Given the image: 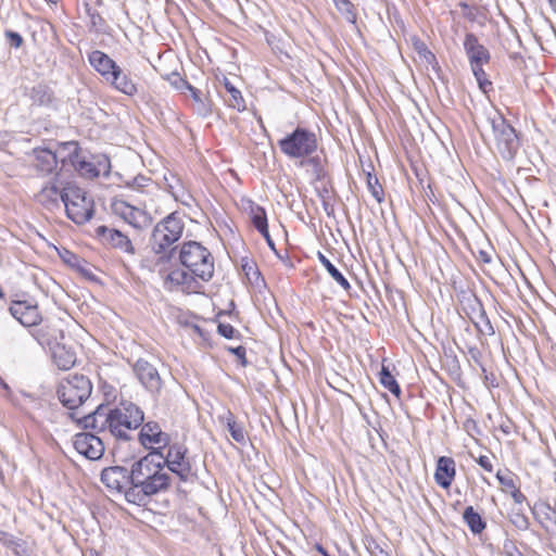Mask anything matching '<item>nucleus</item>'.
Segmentation results:
<instances>
[{"label": "nucleus", "instance_id": "23", "mask_svg": "<svg viewBox=\"0 0 556 556\" xmlns=\"http://www.w3.org/2000/svg\"><path fill=\"white\" fill-rule=\"evenodd\" d=\"M194 277L191 273H187L184 269L176 268L170 270L164 277V288L168 291L181 288V290H190L194 281Z\"/></svg>", "mask_w": 556, "mask_h": 556}, {"label": "nucleus", "instance_id": "57", "mask_svg": "<svg viewBox=\"0 0 556 556\" xmlns=\"http://www.w3.org/2000/svg\"><path fill=\"white\" fill-rule=\"evenodd\" d=\"M203 106L202 105H199V104H195V111L200 114V110H202Z\"/></svg>", "mask_w": 556, "mask_h": 556}, {"label": "nucleus", "instance_id": "58", "mask_svg": "<svg viewBox=\"0 0 556 556\" xmlns=\"http://www.w3.org/2000/svg\"><path fill=\"white\" fill-rule=\"evenodd\" d=\"M509 556H515V555L510 554ZM516 556H522V555L520 553H518Z\"/></svg>", "mask_w": 556, "mask_h": 556}, {"label": "nucleus", "instance_id": "22", "mask_svg": "<svg viewBox=\"0 0 556 556\" xmlns=\"http://www.w3.org/2000/svg\"><path fill=\"white\" fill-rule=\"evenodd\" d=\"M106 83L127 96H134L138 91L136 81L119 66H117L115 71L111 73V76Z\"/></svg>", "mask_w": 556, "mask_h": 556}, {"label": "nucleus", "instance_id": "19", "mask_svg": "<svg viewBox=\"0 0 556 556\" xmlns=\"http://www.w3.org/2000/svg\"><path fill=\"white\" fill-rule=\"evenodd\" d=\"M464 49L470 65L489 63L490 52L479 42L478 38L473 34H466Z\"/></svg>", "mask_w": 556, "mask_h": 556}, {"label": "nucleus", "instance_id": "35", "mask_svg": "<svg viewBox=\"0 0 556 556\" xmlns=\"http://www.w3.org/2000/svg\"><path fill=\"white\" fill-rule=\"evenodd\" d=\"M337 9L341 12L344 18L350 23L356 22V14L354 12V7L350 0H333Z\"/></svg>", "mask_w": 556, "mask_h": 556}, {"label": "nucleus", "instance_id": "43", "mask_svg": "<svg viewBox=\"0 0 556 556\" xmlns=\"http://www.w3.org/2000/svg\"><path fill=\"white\" fill-rule=\"evenodd\" d=\"M187 90L191 93L195 104L203 106V109L200 110V114L206 115L210 112V110H208L207 104L201 99L200 91L191 85H189V88H187Z\"/></svg>", "mask_w": 556, "mask_h": 556}, {"label": "nucleus", "instance_id": "20", "mask_svg": "<svg viewBox=\"0 0 556 556\" xmlns=\"http://www.w3.org/2000/svg\"><path fill=\"white\" fill-rule=\"evenodd\" d=\"M60 173L56 174L54 181L42 187L37 193V201L48 210L60 206L62 187L64 186L59 181Z\"/></svg>", "mask_w": 556, "mask_h": 556}, {"label": "nucleus", "instance_id": "33", "mask_svg": "<svg viewBox=\"0 0 556 556\" xmlns=\"http://www.w3.org/2000/svg\"><path fill=\"white\" fill-rule=\"evenodd\" d=\"M226 425H227V429H228L231 438L236 442H238V443L245 442V437H247L245 430H244L243 426L235 419L233 415L230 412H228V414H227Z\"/></svg>", "mask_w": 556, "mask_h": 556}, {"label": "nucleus", "instance_id": "6", "mask_svg": "<svg viewBox=\"0 0 556 556\" xmlns=\"http://www.w3.org/2000/svg\"><path fill=\"white\" fill-rule=\"evenodd\" d=\"M111 419V433L118 439L129 440L128 432L142 425L144 414L136 404L125 402L112 409Z\"/></svg>", "mask_w": 556, "mask_h": 556}, {"label": "nucleus", "instance_id": "8", "mask_svg": "<svg viewBox=\"0 0 556 556\" xmlns=\"http://www.w3.org/2000/svg\"><path fill=\"white\" fill-rule=\"evenodd\" d=\"M489 121L498 154L504 160L511 161L520 148V141L515 128L500 114L489 118Z\"/></svg>", "mask_w": 556, "mask_h": 556}, {"label": "nucleus", "instance_id": "46", "mask_svg": "<svg viewBox=\"0 0 556 556\" xmlns=\"http://www.w3.org/2000/svg\"><path fill=\"white\" fill-rule=\"evenodd\" d=\"M477 463L488 472H492L493 471V465L491 463V459L485 456V455H481L478 459H477Z\"/></svg>", "mask_w": 556, "mask_h": 556}, {"label": "nucleus", "instance_id": "17", "mask_svg": "<svg viewBox=\"0 0 556 556\" xmlns=\"http://www.w3.org/2000/svg\"><path fill=\"white\" fill-rule=\"evenodd\" d=\"M97 236L104 242L115 249H119L126 253H134V247L129 238L117 229L106 226H99L96 229Z\"/></svg>", "mask_w": 556, "mask_h": 556}, {"label": "nucleus", "instance_id": "56", "mask_svg": "<svg viewBox=\"0 0 556 556\" xmlns=\"http://www.w3.org/2000/svg\"><path fill=\"white\" fill-rule=\"evenodd\" d=\"M67 147L73 150V147H76V146L73 143H66V147H63V150H66Z\"/></svg>", "mask_w": 556, "mask_h": 556}, {"label": "nucleus", "instance_id": "4", "mask_svg": "<svg viewBox=\"0 0 556 556\" xmlns=\"http://www.w3.org/2000/svg\"><path fill=\"white\" fill-rule=\"evenodd\" d=\"M280 151L289 159H306L318 149L317 136L314 131L298 126L292 132L278 141Z\"/></svg>", "mask_w": 556, "mask_h": 556}, {"label": "nucleus", "instance_id": "31", "mask_svg": "<svg viewBox=\"0 0 556 556\" xmlns=\"http://www.w3.org/2000/svg\"><path fill=\"white\" fill-rule=\"evenodd\" d=\"M224 85L230 94L229 99L227 100L228 105L239 112L244 111L245 103L241 92L227 78H225Z\"/></svg>", "mask_w": 556, "mask_h": 556}, {"label": "nucleus", "instance_id": "30", "mask_svg": "<svg viewBox=\"0 0 556 556\" xmlns=\"http://www.w3.org/2000/svg\"><path fill=\"white\" fill-rule=\"evenodd\" d=\"M318 260L326 268L331 278L340 285L345 291L351 289V285L348 279L338 270V268L321 253L318 252Z\"/></svg>", "mask_w": 556, "mask_h": 556}, {"label": "nucleus", "instance_id": "47", "mask_svg": "<svg viewBox=\"0 0 556 556\" xmlns=\"http://www.w3.org/2000/svg\"><path fill=\"white\" fill-rule=\"evenodd\" d=\"M548 534L549 545L552 549L556 553V523L553 527H549L545 530Z\"/></svg>", "mask_w": 556, "mask_h": 556}, {"label": "nucleus", "instance_id": "25", "mask_svg": "<svg viewBox=\"0 0 556 556\" xmlns=\"http://www.w3.org/2000/svg\"><path fill=\"white\" fill-rule=\"evenodd\" d=\"M35 168L42 175L51 174L58 166L59 155L49 149H35Z\"/></svg>", "mask_w": 556, "mask_h": 556}, {"label": "nucleus", "instance_id": "11", "mask_svg": "<svg viewBox=\"0 0 556 556\" xmlns=\"http://www.w3.org/2000/svg\"><path fill=\"white\" fill-rule=\"evenodd\" d=\"M132 466L127 469L123 466L106 467L101 472V481L110 492L124 493L132 485Z\"/></svg>", "mask_w": 556, "mask_h": 556}, {"label": "nucleus", "instance_id": "24", "mask_svg": "<svg viewBox=\"0 0 556 556\" xmlns=\"http://www.w3.org/2000/svg\"><path fill=\"white\" fill-rule=\"evenodd\" d=\"M90 65L103 77L106 81L111 73L118 66L106 53L100 50H93L88 54Z\"/></svg>", "mask_w": 556, "mask_h": 556}, {"label": "nucleus", "instance_id": "55", "mask_svg": "<svg viewBox=\"0 0 556 556\" xmlns=\"http://www.w3.org/2000/svg\"><path fill=\"white\" fill-rule=\"evenodd\" d=\"M426 52H427V59H434L433 53H431L430 51H426Z\"/></svg>", "mask_w": 556, "mask_h": 556}, {"label": "nucleus", "instance_id": "27", "mask_svg": "<svg viewBox=\"0 0 556 556\" xmlns=\"http://www.w3.org/2000/svg\"><path fill=\"white\" fill-rule=\"evenodd\" d=\"M532 514L535 520L547 530L549 527L556 525V509L552 508L548 504H535L532 508Z\"/></svg>", "mask_w": 556, "mask_h": 556}, {"label": "nucleus", "instance_id": "15", "mask_svg": "<svg viewBox=\"0 0 556 556\" xmlns=\"http://www.w3.org/2000/svg\"><path fill=\"white\" fill-rule=\"evenodd\" d=\"M111 416L112 409L109 406L99 405L93 412L76 418V421L85 429L99 431L109 429L111 431Z\"/></svg>", "mask_w": 556, "mask_h": 556}, {"label": "nucleus", "instance_id": "44", "mask_svg": "<svg viewBox=\"0 0 556 556\" xmlns=\"http://www.w3.org/2000/svg\"><path fill=\"white\" fill-rule=\"evenodd\" d=\"M368 186L371 191L372 197L376 198L378 202L382 201V189L381 186L378 184V179L376 177H368Z\"/></svg>", "mask_w": 556, "mask_h": 556}, {"label": "nucleus", "instance_id": "42", "mask_svg": "<svg viewBox=\"0 0 556 556\" xmlns=\"http://www.w3.org/2000/svg\"><path fill=\"white\" fill-rule=\"evenodd\" d=\"M4 37H5L7 43L10 47H13L16 49L20 48L24 42L23 37L18 33L13 31V30H5Z\"/></svg>", "mask_w": 556, "mask_h": 556}, {"label": "nucleus", "instance_id": "37", "mask_svg": "<svg viewBox=\"0 0 556 556\" xmlns=\"http://www.w3.org/2000/svg\"><path fill=\"white\" fill-rule=\"evenodd\" d=\"M301 165L311 166L316 179H321L324 177V168L319 156L311 155L306 159H303L301 160Z\"/></svg>", "mask_w": 556, "mask_h": 556}, {"label": "nucleus", "instance_id": "13", "mask_svg": "<svg viewBox=\"0 0 556 556\" xmlns=\"http://www.w3.org/2000/svg\"><path fill=\"white\" fill-rule=\"evenodd\" d=\"M73 444L77 453L91 460L99 459L104 452L102 440L89 432L76 434Z\"/></svg>", "mask_w": 556, "mask_h": 556}, {"label": "nucleus", "instance_id": "39", "mask_svg": "<svg viewBox=\"0 0 556 556\" xmlns=\"http://www.w3.org/2000/svg\"><path fill=\"white\" fill-rule=\"evenodd\" d=\"M167 80L176 90L185 92L189 88V83L185 80L178 73H172L167 76Z\"/></svg>", "mask_w": 556, "mask_h": 556}, {"label": "nucleus", "instance_id": "36", "mask_svg": "<svg viewBox=\"0 0 556 556\" xmlns=\"http://www.w3.org/2000/svg\"><path fill=\"white\" fill-rule=\"evenodd\" d=\"M483 65L484 64H473L470 66H471L473 76L478 81L479 88L483 92H488L489 88H491L492 83L486 78V74L482 68Z\"/></svg>", "mask_w": 556, "mask_h": 556}, {"label": "nucleus", "instance_id": "34", "mask_svg": "<svg viewBox=\"0 0 556 556\" xmlns=\"http://www.w3.org/2000/svg\"><path fill=\"white\" fill-rule=\"evenodd\" d=\"M380 383L388 389L392 394L395 396H400L401 394V388L399 383L396 382L393 375L390 372L389 368L386 366H382L380 371Z\"/></svg>", "mask_w": 556, "mask_h": 556}, {"label": "nucleus", "instance_id": "51", "mask_svg": "<svg viewBox=\"0 0 556 556\" xmlns=\"http://www.w3.org/2000/svg\"><path fill=\"white\" fill-rule=\"evenodd\" d=\"M90 18H91V24L93 26H98L103 21L102 17L96 13H91Z\"/></svg>", "mask_w": 556, "mask_h": 556}, {"label": "nucleus", "instance_id": "10", "mask_svg": "<svg viewBox=\"0 0 556 556\" xmlns=\"http://www.w3.org/2000/svg\"><path fill=\"white\" fill-rule=\"evenodd\" d=\"M132 371L140 384L152 395L160 394L163 380L157 368L144 358L137 359L132 365Z\"/></svg>", "mask_w": 556, "mask_h": 556}, {"label": "nucleus", "instance_id": "21", "mask_svg": "<svg viewBox=\"0 0 556 556\" xmlns=\"http://www.w3.org/2000/svg\"><path fill=\"white\" fill-rule=\"evenodd\" d=\"M456 475L455 460L452 457L441 456L437 462L434 480L443 489L451 486Z\"/></svg>", "mask_w": 556, "mask_h": 556}, {"label": "nucleus", "instance_id": "45", "mask_svg": "<svg viewBox=\"0 0 556 556\" xmlns=\"http://www.w3.org/2000/svg\"><path fill=\"white\" fill-rule=\"evenodd\" d=\"M217 331L226 339L235 338L237 330L230 324H218Z\"/></svg>", "mask_w": 556, "mask_h": 556}, {"label": "nucleus", "instance_id": "54", "mask_svg": "<svg viewBox=\"0 0 556 556\" xmlns=\"http://www.w3.org/2000/svg\"><path fill=\"white\" fill-rule=\"evenodd\" d=\"M144 180H146V178H143V177H141V178H139V179H138V178H136V179H135V182H138V186H143V185H142V181H144Z\"/></svg>", "mask_w": 556, "mask_h": 556}, {"label": "nucleus", "instance_id": "52", "mask_svg": "<svg viewBox=\"0 0 556 556\" xmlns=\"http://www.w3.org/2000/svg\"><path fill=\"white\" fill-rule=\"evenodd\" d=\"M480 258H481L484 263H490V262H491V257H490V255H489L486 252H483V251H481V252H480Z\"/></svg>", "mask_w": 556, "mask_h": 556}, {"label": "nucleus", "instance_id": "41", "mask_svg": "<svg viewBox=\"0 0 556 556\" xmlns=\"http://www.w3.org/2000/svg\"><path fill=\"white\" fill-rule=\"evenodd\" d=\"M496 478L500 484L509 493L518 488L517 484L515 483L514 478L509 473L502 475L501 471H498L496 473Z\"/></svg>", "mask_w": 556, "mask_h": 556}, {"label": "nucleus", "instance_id": "26", "mask_svg": "<svg viewBox=\"0 0 556 556\" xmlns=\"http://www.w3.org/2000/svg\"><path fill=\"white\" fill-rule=\"evenodd\" d=\"M52 359L60 369L68 370L76 363V353L63 344H56L52 349Z\"/></svg>", "mask_w": 556, "mask_h": 556}, {"label": "nucleus", "instance_id": "14", "mask_svg": "<svg viewBox=\"0 0 556 556\" xmlns=\"http://www.w3.org/2000/svg\"><path fill=\"white\" fill-rule=\"evenodd\" d=\"M9 311L25 327L37 326L42 319L38 305L29 301H14Z\"/></svg>", "mask_w": 556, "mask_h": 556}, {"label": "nucleus", "instance_id": "28", "mask_svg": "<svg viewBox=\"0 0 556 556\" xmlns=\"http://www.w3.org/2000/svg\"><path fill=\"white\" fill-rule=\"evenodd\" d=\"M251 220L254 227L261 232V235L266 239L270 247H274V242L270 239L268 231V224L266 212L261 206H254L251 208Z\"/></svg>", "mask_w": 556, "mask_h": 556}, {"label": "nucleus", "instance_id": "9", "mask_svg": "<svg viewBox=\"0 0 556 556\" xmlns=\"http://www.w3.org/2000/svg\"><path fill=\"white\" fill-rule=\"evenodd\" d=\"M167 446V453H163V457L161 458L163 460L162 467L165 469L166 466L167 469L176 473L180 480L187 481L191 472L190 462L186 458L187 448L179 443H169Z\"/></svg>", "mask_w": 556, "mask_h": 556}, {"label": "nucleus", "instance_id": "7", "mask_svg": "<svg viewBox=\"0 0 556 556\" xmlns=\"http://www.w3.org/2000/svg\"><path fill=\"white\" fill-rule=\"evenodd\" d=\"M92 384L84 375H73L63 379L58 388V396L63 406L76 409L90 396Z\"/></svg>", "mask_w": 556, "mask_h": 556}, {"label": "nucleus", "instance_id": "40", "mask_svg": "<svg viewBox=\"0 0 556 556\" xmlns=\"http://www.w3.org/2000/svg\"><path fill=\"white\" fill-rule=\"evenodd\" d=\"M481 323H475L478 330L486 336L494 334V328L490 321V319L486 317L485 312L481 311L480 313Z\"/></svg>", "mask_w": 556, "mask_h": 556}, {"label": "nucleus", "instance_id": "18", "mask_svg": "<svg viewBox=\"0 0 556 556\" xmlns=\"http://www.w3.org/2000/svg\"><path fill=\"white\" fill-rule=\"evenodd\" d=\"M62 168L67 164L71 166L83 177L86 178H94L100 175L99 169L90 162L83 159L78 153V148L73 147V151H70L68 154L61 159Z\"/></svg>", "mask_w": 556, "mask_h": 556}, {"label": "nucleus", "instance_id": "2", "mask_svg": "<svg viewBox=\"0 0 556 556\" xmlns=\"http://www.w3.org/2000/svg\"><path fill=\"white\" fill-rule=\"evenodd\" d=\"M179 261L189 271L203 281L212 279L214 258L211 252L197 241L184 242L179 251Z\"/></svg>", "mask_w": 556, "mask_h": 556}, {"label": "nucleus", "instance_id": "16", "mask_svg": "<svg viewBox=\"0 0 556 556\" xmlns=\"http://www.w3.org/2000/svg\"><path fill=\"white\" fill-rule=\"evenodd\" d=\"M111 207L115 215L119 216L129 225L136 228H140L147 225L148 217L146 213L135 206L129 205L124 200H113Z\"/></svg>", "mask_w": 556, "mask_h": 556}, {"label": "nucleus", "instance_id": "1", "mask_svg": "<svg viewBox=\"0 0 556 556\" xmlns=\"http://www.w3.org/2000/svg\"><path fill=\"white\" fill-rule=\"evenodd\" d=\"M163 452L151 451L132 463V485L126 492V501L146 505L149 498L165 492L170 486V476L162 467Z\"/></svg>", "mask_w": 556, "mask_h": 556}, {"label": "nucleus", "instance_id": "53", "mask_svg": "<svg viewBox=\"0 0 556 556\" xmlns=\"http://www.w3.org/2000/svg\"><path fill=\"white\" fill-rule=\"evenodd\" d=\"M0 387H2L5 390L9 389L8 384L3 381V379L1 377H0Z\"/></svg>", "mask_w": 556, "mask_h": 556}, {"label": "nucleus", "instance_id": "49", "mask_svg": "<svg viewBox=\"0 0 556 556\" xmlns=\"http://www.w3.org/2000/svg\"><path fill=\"white\" fill-rule=\"evenodd\" d=\"M238 358L242 359V363L245 364V349L243 346H237L230 350Z\"/></svg>", "mask_w": 556, "mask_h": 556}, {"label": "nucleus", "instance_id": "29", "mask_svg": "<svg viewBox=\"0 0 556 556\" xmlns=\"http://www.w3.org/2000/svg\"><path fill=\"white\" fill-rule=\"evenodd\" d=\"M464 522L468 526L473 534H480L486 527L485 521L482 519L472 506L465 508L463 513Z\"/></svg>", "mask_w": 556, "mask_h": 556}, {"label": "nucleus", "instance_id": "12", "mask_svg": "<svg viewBox=\"0 0 556 556\" xmlns=\"http://www.w3.org/2000/svg\"><path fill=\"white\" fill-rule=\"evenodd\" d=\"M139 441L147 448L163 452L164 448L169 445L170 437L162 431L157 422L148 421L141 427Z\"/></svg>", "mask_w": 556, "mask_h": 556}, {"label": "nucleus", "instance_id": "32", "mask_svg": "<svg viewBox=\"0 0 556 556\" xmlns=\"http://www.w3.org/2000/svg\"><path fill=\"white\" fill-rule=\"evenodd\" d=\"M30 97L34 103L38 105H48L52 102L53 99V94L50 88L42 84L33 87Z\"/></svg>", "mask_w": 556, "mask_h": 556}, {"label": "nucleus", "instance_id": "3", "mask_svg": "<svg viewBox=\"0 0 556 556\" xmlns=\"http://www.w3.org/2000/svg\"><path fill=\"white\" fill-rule=\"evenodd\" d=\"M61 201L64 204L66 216L77 225L89 222L94 213L92 198L81 188L71 182L62 187Z\"/></svg>", "mask_w": 556, "mask_h": 556}, {"label": "nucleus", "instance_id": "5", "mask_svg": "<svg viewBox=\"0 0 556 556\" xmlns=\"http://www.w3.org/2000/svg\"><path fill=\"white\" fill-rule=\"evenodd\" d=\"M184 229V216L178 212L170 213L154 226L150 241L152 250L157 254L166 252L181 238Z\"/></svg>", "mask_w": 556, "mask_h": 556}, {"label": "nucleus", "instance_id": "38", "mask_svg": "<svg viewBox=\"0 0 556 556\" xmlns=\"http://www.w3.org/2000/svg\"><path fill=\"white\" fill-rule=\"evenodd\" d=\"M509 520L518 530L526 531L529 529V518L520 510H513Z\"/></svg>", "mask_w": 556, "mask_h": 556}, {"label": "nucleus", "instance_id": "50", "mask_svg": "<svg viewBox=\"0 0 556 556\" xmlns=\"http://www.w3.org/2000/svg\"><path fill=\"white\" fill-rule=\"evenodd\" d=\"M242 268L248 277L250 276L251 271H253V274H257V270L253 263L247 262L245 264L242 265Z\"/></svg>", "mask_w": 556, "mask_h": 556}, {"label": "nucleus", "instance_id": "48", "mask_svg": "<svg viewBox=\"0 0 556 556\" xmlns=\"http://www.w3.org/2000/svg\"><path fill=\"white\" fill-rule=\"evenodd\" d=\"M510 496L516 504H522L527 500L526 495L519 490V488L511 491Z\"/></svg>", "mask_w": 556, "mask_h": 556}]
</instances>
